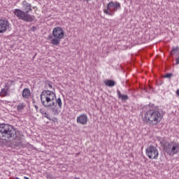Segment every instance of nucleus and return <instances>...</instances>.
<instances>
[{
	"instance_id": "obj_1",
	"label": "nucleus",
	"mask_w": 179,
	"mask_h": 179,
	"mask_svg": "<svg viewBox=\"0 0 179 179\" xmlns=\"http://www.w3.org/2000/svg\"><path fill=\"white\" fill-rule=\"evenodd\" d=\"M41 101L43 106L47 108L54 109L55 107H57V104L59 108H62L61 98L57 99L55 93L50 90H44L41 92Z\"/></svg>"
},
{
	"instance_id": "obj_2",
	"label": "nucleus",
	"mask_w": 179,
	"mask_h": 179,
	"mask_svg": "<svg viewBox=\"0 0 179 179\" xmlns=\"http://www.w3.org/2000/svg\"><path fill=\"white\" fill-rule=\"evenodd\" d=\"M22 5L24 10L25 11L16 8L14 10V15L21 20H24V22H33V20H34V15L29 14V13L33 11V9L31 8V3L24 0Z\"/></svg>"
},
{
	"instance_id": "obj_3",
	"label": "nucleus",
	"mask_w": 179,
	"mask_h": 179,
	"mask_svg": "<svg viewBox=\"0 0 179 179\" xmlns=\"http://www.w3.org/2000/svg\"><path fill=\"white\" fill-rule=\"evenodd\" d=\"M143 122L150 125H157L162 122L163 115L156 109H149L142 116Z\"/></svg>"
},
{
	"instance_id": "obj_4",
	"label": "nucleus",
	"mask_w": 179,
	"mask_h": 179,
	"mask_svg": "<svg viewBox=\"0 0 179 179\" xmlns=\"http://www.w3.org/2000/svg\"><path fill=\"white\" fill-rule=\"evenodd\" d=\"M15 136V129L13 127L7 124H0V139L1 141H6L7 139H10Z\"/></svg>"
},
{
	"instance_id": "obj_5",
	"label": "nucleus",
	"mask_w": 179,
	"mask_h": 179,
	"mask_svg": "<svg viewBox=\"0 0 179 179\" xmlns=\"http://www.w3.org/2000/svg\"><path fill=\"white\" fill-rule=\"evenodd\" d=\"M52 34L54 38L51 40V44L53 45H59L61 40L65 37L64 29L59 27H56L53 29Z\"/></svg>"
},
{
	"instance_id": "obj_6",
	"label": "nucleus",
	"mask_w": 179,
	"mask_h": 179,
	"mask_svg": "<svg viewBox=\"0 0 179 179\" xmlns=\"http://www.w3.org/2000/svg\"><path fill=\"white\" fill-rule=\"evenodd\" d=\"M164 150L169 156L178 155V153H179V143L177 141H171L164 145Z\"/></svg>"
},
{
	"instance_id": "obj_7",
	"label": "nucleus",
	"mask_w": 179,
	"mask_h": 179,
	"mask_svg": "<svg viewBox=\"0 0 179 179\" xmlns=\"http://www.w3.org/2000/svg\"><path fill=\"white\" fill-rule=\"evenodd\" d=\"M118 9H121V3L120 2L110 1L107 4L106 8L103 9V13L105 15H108V16H114Z\"/></svg>"
},
{
	"instance_id": "obj_8",
	"label": "nucleus",
	"mask_w": 179,
	"mask_h": 179,
	"mask_svg": "<svg viewBox=\"0 0 179 179\" xmlns=\"http://www.w3.org/2000/svg\"><path fill=\"white\" fill-rule=\"evenodd\" d=\"M145 155L151 160H157L159 159V149L157 147L150 145L146 148Z\"/></svg>"
},
{
	"instance_id": "obj_9",
	"label": "nucleus",
	"mask_w": 179,
	"mask_h": 179,
	"mask_svg": "<svg viewBox=\"0 0 179 179\" xmlns=\"http://www.w3.org/2000/svg\"><path fill=\"white\" fill-rule=\"evenodd\" d=\"M10 27V24L8 20H0V33H5Z\"/></svg>"
},
{
	"instance_id": "obj_10",
	"label": "nucleus",
	"mask_w": 179,
	"mask_h": 179,
	"mask_svg": "<svg viewBox=\"0 0 179 179\" xmlns=\"http://www.w3.org/2000/svg\"><path fill=\"white\" fill-rule=\"evenodd\" d=\"M76 122L80 125H86L89 122V117H87V115L83 113L77 117Z\"/></svg>"
},
{
	"instance_id": "obj_11",
	"label": "nucleus",
	"mask_w": 179,
	"mask_h": 179,
	"mask_svg": "<svg viewBox=\"0 0 179 179\" xmlns=\"http://www.w3.org/2000/svg\"><path fill=\"white\" fill-rule=\"evenodd\" d=\"M22 96L23 99H29V97H30V96H31V92H30V89L24 88L22 90Z\"/></svg>"
},
{
	"instance_id": "obj_12",
	"label": "nucleus",
	"mask_w": 179,
	"mask_h": 179,
	"mask_svg": "<svg viewBox=\"0 0 179 179\" xmlns=\"http://www.w3.org/2000/svg\"><path fill=\"white\" fill-rule=\"evenodd\" d=\"M8 94H9V90L5 87L1 90L0 97H6V96H8Z\"/></svg>"
},
{
	"instance_id": "obj_13",
	"label": "nucleus",
	"mask_w": 179,
	"mask_h": 179,
	"mask_svg": "<svg viewBox=\"0 0 179 179\" xmlns=\"http://www.w3.org/2000/svg\"><path fill=\"white\" fill-rule=\"evenodd\" d=\"M117 96H118V98L119 99H121V100L122 101H127V100H128V99H129V97L128 96V95H127V94H121V92H120V91H117Z\"/></svg>"
},
{
	"instance_id": "obj_14",
	"label": "nucleus",
	"mask_w": 179,
	"mask_h": 179,
	"mask_svg": "<svg viewBox=\"0 0 179 179\" xmlns=\"http://www.w3.org/2000/svg\"><path fill=\"white\" fill-rule=\"evenodd\" d=\"M15 85V81L12 80H7V82L5 83L4 85V88L7 89L8 90H9V89H10V87L12 85Z\"/></svg>"
},
{
	"instance_id": "obj_15",
	"label": "nucleus",
	"mask_w": 179,
	"mask_h": 179,
	"mask_svg": "<svg viewBox=\"0 0 179 179\" xmlns=\"http://www.w3.org/2000/svg\"><path fill=\"white\" fill-rule=\"evenodd\" d=\"M104 83L106 86H108L109 87H113V86H115V82L113 80H106L104 81Z\"/></svg>"
},
{
	"instance_id": "obj_16",
	"label": "nucleus",
	"mask_w": 179,
	"mask_h": 179,
	"mask_svg": "<svg viewBox=\"0 0 179 179\" xmlns=\"http://www.w3.org/2000/svg\"><path fill=\"white\" fill-rule=\"evenodd\" d=\"M24 107H26V105L23 103H20L17 106V111H23Z\"/></svg>"
},
{
	"instance_id": "obj_17",
	"label": "nucleus",
	"mask_w": 179,
	"mask_h": 179,
	"mask_svg": "<svg viewBox=\"0 0 179 179\" xmlns=\"http://www.w3.org/2000/svg\"><path fill=\"white\" fill-rule=\"evenodd\" d=\"M176 51H178V46L176 48V47L172 48L171 52H176Z\"/></svg>"
},
{
	"instance_id": "obj_18",
	"label": "nucleus",
	"mask_w": 179,
	"mask_h": 179,
	"mask_svg": "<svg viewBox=\"0 0 179 179\" xmlns=\"http://www.w3.org/2000/svg\"><path fill=\"white\" fill-rule=\"evenodd\" d=\"M171 76H173V73H167L166 74L164 78H171Z\"/></svg>"
},
{
	"instance_id": "obj_19",
	"label": "nucleus",
	"mask_w": 179,
	"mask_h": 179,
	"mask_svg": "<svg viewBox=\"0 0 179 179\" xmlns=\"http://www.w3.org/2000/svg\"><path fill=\"white\" fill-rule=\"evenodd\" d=\"M44 117H45V118H48V120L50 119V115L47 113H44Z\"/></svg>"
},
{
	"instance_id": "obj_20",
	"label": "nucleus",
	"mask_w": 179,
	"mask_h": 179,
	"mask_svg": "<svg viewBox=\"0 0 179 179\" xmlns=\"http://www.w3.org/2000/svg\"><path fill=\"white\" fill-rule=\"evenodd\" d=\"M48 87L49 88V89H52V84H48Z\"/></svg>"
},
{
	"instance_id": "obj_21",
	"label": "nucleus",
	"mask_w": 179,
	"mask_h": 179,
	"mask_svg": "<svg viewBox=\"0 0 179 179\" xmlns=\"http://www.w3.org/2000/svg\"><path fill=\"white\" fill-rule=\"evenodd\" d=\"M51 38H52V36L51 35L48 37V40H51Z\"/></svg>"
},
{
	"instance_id": "obj_22",
	"label": "nucleus",
	"mask_w": 179,
	"mask_h": 179,
	"mask_svg": "<svg viewBox=\"0 0 179 179\" xmlns=\"http://www.w3.org/2000/svg\"><path fill=\"white\" fill-rule=\"evenodd\" d=\"M176 94H177V96H179V90H177Z\"/></svg>"
},
{
	"instance_id": "obj_23",
	"label": "nucleus",
	"mask_w": 179,
	"mask_h": 179,
	"mask_svg": "<svg viewBox=\"0 0 179 179\" xmlns=\"http://www.w3.org/2000/svg\"><path fill=\"white\" fill-rule=\"evenodd\" d=\"M24 179H30V178H29V177H27V176H24Z\"/></svg>"
},
{
	"instance_id": "obj_24",
	"label": "nucleus",
	"mask_w": 179,
	"mask_h": 179,
	"mask_svg": "<svg viewBox=\"0 0 179 179\" xmlns=\"http://www.w3.org/2000/svg\"><path fill=\"white\" fill-rule=\"evenodd\" d=\"M84 1H92V0H84Z\"/></svg>"
}]
</instances>
